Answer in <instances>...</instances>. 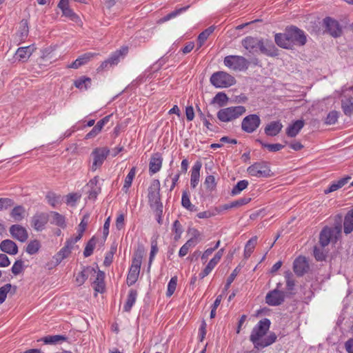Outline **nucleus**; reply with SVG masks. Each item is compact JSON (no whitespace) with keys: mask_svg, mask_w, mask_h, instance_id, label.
<instances>
[{"mask_svg":"<svg viewBox=\"0 0 353 353\" xmlns=\"http://www.w3.org/2000/svg\"><path fill=\"white\" fill-rule=\"evenodd\" d=\"M271 322L268 319H263L254 327L250 336V341L254 345V347L258 350L266 347L276 340V335L271 332L268 336L264 337L270 329Z\"/></svg>","mask_w":353,"mask_h":353,"instance_id":"1","label":"nucleus"},{"mask_svg":"<svg viewBox=\"0 0 353 353\" xmlns=\"http://www.w3.org/2000/svg\"><path fill=\"white\" fill-rule=\"evenodd\" d=\"M245 111V108L242 105L228 107L219 110L217 118L222 122H230L243 115Z\"/></svg>","mask_w":353,"mask_h":353,"instance_id":"2","label":"nucleus"},{"mask_svg":"<svg viewBox=\"0 0 353 353\" xmlns=\"http://www.w3.org/2000/svg\"><path fill=\"white\" fill-rule=\"evenodd\" d=\"M210 83L216 88H228L235 84L236 80L230 74L219 71L211 76Z\"/></svg>","mask_w":353,"mask_h":353,"instance_id":"3","label":"nucleus"},{"mask_svg":"<svg viewBox=\"0 0 353 353\" xmlns=\"http://www.w3.org/2000/svg\"><path fill=\"white\" fill-rule=\"evenodd\" d=\"M223 63L225 66L235 71L247 70L249 61L242 56L228 55L224 58Z\"/></svg>","mask_w":353,"mask_h":353,"instance_id":"4","label":"nucleus"},{"mask_svg":"<svg viewBox=\"0 0 353 353\" xmlns=\"http://www.w3.org/2000/svg\"><path fill=\"white\" fill-rule=\"evenodd\" d=\"M248 173L256 177H270L272 175L269 164L266 161L256 162L247 169Z\"/></svg>","mask_w":353,"mask_h":353,"instance_id":"5","label":"nucleus"},{"mask_svg":"<svg viewBox=\"0 0 353 353\" xmlns=\"http://www.w3.org/2000/svg\"><path fill=\"white\" fill-rule=\"evenodd\" d=\"M287 37L290 43V49L294 45L304 46L306 43L307 38L303 30L295 27L292 26L286 29Z\"/></svg>","mask_w":353,"mask_h":353,"instance_id":"6","label":"nucleus"},{"mask_svg":"<svg viewBox=\"0 0 353 353\" xmlns=\"http://www.w3.org/2000/svg\"><path fill=\"white\" fill-rule=\"evenodd\" d=\"M109 153L110 150L106 147L96 148L94 149L90 154L93 160L91 170L95 171L97 168H100L108 157Z\"/></svg>","mask_w":353,"mask_h":353,"instance_id":"7","label":"nucleus"},{"mask_svg":"<svg viewBox=\"0 0 353 353\" xmlns=\"http://www.w3.org/2000/svg\"><path fill=\"white\" fill-rule=\"evenodd\" d=\"M160 181L158 179L152 181L148 188V202L152 208L154 205L162 203L160 195Z\"/></svg>","mask_w":353,"mask_h":353,"instance_id":"8","label":"nucleus"},{"mask_svg":"<svg viewBox=\"0 0 353 353\" xmlns=\"http://www.w3.org/2000/svg\"><path fill=\"white\" fill-rule=\"evenodd\" d=\"M261 122V119L257 114H249L243 118L241 129L245 132L252 133L259 127Z\"/></svg>","mask_w":353,"mask_h":353,"instance_id":"9","label":"nucleus"},{"mask_svg":"<svg viewBox=\"0 0 353 353\" xmlns=\"http://www.w3.org/2000/svg\"><path fill=\"white\" fill-rule=\"evenodd\" d=\"M323 25L325 26V31L332 37L336 38L341 35L342 28L336 20L329 17H325L323 19Z\"/></svg>","mask_w":353,"mask_h":353,"instance_id":"10","label":"nucleus"},{"mask_svg":"<svg viewBox=\"0 0 353 353\" xmlns=\"http://www.w3.org/2000/svg\"><path fill=\"white\" fill-rule=\"evenodd\" d=\"M285 294L284 292L274 289L270 291L265 296V302L271 306L281 305L285 301Z\"/></svg>","mask_w":353,"mask_h":353,"instance_id":"11","label":"nucleus"},{"mask_svg":"<svg viewBox=\"0 0 353 353\" xmlns=\"http://www.w3.org/2000/svg\"><path fill=\"white\" fill-rule=\"evenodd\" d=\"M49 221V214L46 212L36 213L31 219V225L37 231H42Z\"/></svg>","mask_w":353,"mask_h":353,"instance_id":"12","label":"nucleus"},{"mask_svg":"<svg viewBox=\"0 0 353 353\" xmlns=\"http://www.w3.org/2000/svg\"><path fill=\"white\" fill-rule=\"evenodd\" d=\"M261 53L268 57H276L279 55L278 49L271 40L261 39L259 48Z\"/></svg>","mask_w":353,"mask_h":353,"instance_id":"13","label":"nucleus"},{"mask_svg":"<svg viewBox=\"0 0 353 353\" xmlns=\"http://www.w3.org/2000/svg\"><path fill=\"white\" fill-rule=\"evenodd\" d=\"M9 231L12 237L20 242H26L28 239L27 230L21 225L15 224L11 225Z\"/></svg>","mask_w":353,"mask_h":353,"instance_id":"14","label":"nucleus"},{"mask_svg":"<svg viewBox=\"0 0 353 353\" xmlns=\"http://www.w3.org/2000/svg\"><path fill=\"white\" fill-rule=\"evenodd\" d=\"M293 270L298 276L305 274L309 270V264L305 256L297 257L293 263Z\"/></svg>","mask_w":353,"mask_h":353,"instance_id":"15","label":"nucleus"},{"mask_svg":"<svg viewBox=\"0 0 353 353\" xmlns=\"http://www.w3.org/2000/svg\"><path fill=\"white\" fill-rule=\"evenodd\" d=\"M333 239H334V238L332 228L328 226H325L319 234V245L321 247H326Z\"/></svg>","mask_w":353,"mask_h":353,"instance_id":"16","label":"nucleus"},{"mask_svg":"<svg viewBox=\"0 0 353 353\" xmlns=\"http://www.w3.org/2000/svg\"><path fill=\"white\" fill-rule=\"evenodd\" d=\"M34 50L35 48L33 46L19 48L15 53V59L24 63L28 61Z\"/></svg>","mask_w":353,"mask_h":353,"instance_id":"17","label":"nucleus"},{"mask_svg":"<svg viewBox=\"0 0 353 353\" xmlns=\"http://www.w3.org/2000/svg\"><path fill=\"white\" fill-rule=\"evenodd\" d=\"M163 158L160 153H154L150 161L149 172L151 174L159 172L162 166Z\"/></svg>","mask_w":353,"mask_h":353,"instance_id":"18","label":"nucleus"},{"mask_svg":"<svg viewBox=\"0 0 353 353\" xmlns=\"http://www.w3.org/2000/svg\"><path fill=\"white\" fill-rule=\"evenodd\" d=\"M96 269L91 266L83 267V270L76 277V282L78 285H81L84 283L86 279L90 276H95Z\"/></svg>","mask_w":353,"mask_h":353,"instance_id":"19","label":"nucleus"},{"mask_svg":"<svg viewBox=\"0 0 353 353\" xmlns=\"http://www.w3.org/2000/svg\"><path fill=\"white\" fill-rule=\"evenodd\" d=\"M283 128L279 121H271L264 128V132L267 136L275 137L280 133Z\"/></svg>","mask_w":353,"mask_h":353,"instance_id":"20","label":"nucleus"},{"mask_svg":"<svg viewBox=\"0 0 353 353\" xmlns=\"http://www.w3.org/2000/svg\"><path fill=\"white\" fill-rule=\"evenodd\" d=\"M0 249L3 252L10 255L17 254L18 252V246L10 239H6L1 242Z\"/></svg>","mask_w":353,"mask_h":353,"instance_id":"21","label":"nucleus"},{"mask_svg":"<svg viewBox=\"0 0 353 353\" xmlns=\"http://www.w3.org/2000/svg\"><path fill=\"white\" fill-rule=\"evenodd\" d=\"M261 39L252 37H247L242 41L243 46L249 52H256L259 48Z\"/></svg>","mask_w":353,"mask_h":353,"instance_id":"22","label":"nucleus"},{"mask_svg":"<svg viewBox=\"0 0 353 353\" xmlns=\"http://www.w3.org/2000/svg\"><path fill=\"white\" fill-rule=\"evenodd\" d=\"M94 276H96L95 279L92 282L94 289L97 292L103 293L105 290V273L99 270L97 272L96 271Z\"/></svg>","mask_w":353,"mask_h":353,"instance_id":"23","label":"nucleus"},{"mask_svg":"<svg viewBox=\"0 0 353 353\" xmlns=\"http://www.w3.org/2000/svg\"><path fill=\"white\" fill-rule=\"evenodd\" d=\"M304 126L303 120H297L286 128V134L289 137H295Z\"/></svg>","mask_w":353,"mask_h":353,"instance_id":"24","label":"nucleus"},{"mask_svg":"<svg viewBox=\"0 0 353 353\" xmlns=\"http://www.w3.org/2000/svg\"><path fill=\"white\" fill-rule=\"evenodd\" d=\"M201 168V163L197 161L194 165L191 172L190 185L192 188H195L199 183L200 176V170Z\"/></svg>","mask_w":353,"mask_h":353,"instance_id":"25","label":"nucleus"},{"mask_svg":"<svg viewBox=\"0 0 353 353\" xmlns=\"http://www.w3.org/2000/svg\"><path fill=\"white\" fill-rule=\"evenodd\" d=\"M93 54L88 52L78 57L74 61L68 66L69 68L77 69L81 65L86 64L93 57Z\"/></svg>","mask_w":353,"mask_h":353,"instance_id":"26","label":"nucleus"},{"mask_svg":"<svg viewBox=\"0 0 353 353\" xmlns=\"http://www.w3.org/2000/svg\"><path fill=\"white\" fill-rule=\"evenodd\" d=\"M351 179L350 176H345L343 178H341L337 181L333 182L328 188L324 190V193L325 194H327L329 193H331L332 192H334L342 187H343L345 184H347L349 181V180Z\"/></svg>","mask_w":353,"mask_h":353,"instance_id":"27","label":"nucleus"},{"mask_svg":"<svg viewBox=\"0 0 353 353\" xmlns=\"http://www.w3.org/2000/svg\"><path fill=\"white\" fill-rule=\"evenodd\" d=\"M72 249L69 243H65V245L53 256L55 263H60L64 259L67 258L70 254Z\"/></svg>","mask_w":353,"mask_h":353,"instance_id":"28","label":"nucleus"},{"mask_svg":"<svg viewBox=\"0 0 353 353\" xmlns=\"http://www.w3.org/2000/svg\"><path fill=\"white\" fill-rule=\"evenodd\" d=\"M62 11L63 15L70 19L71 21L79 23L81 22L79 17L70 8L68 4L58 6Z\"/></svg>","mask_w":353,"mask_h":353,"instance_id":"29","label":"nucleus"},{"mask_svg":"<svg viewBox=\"0 0 353 353\" xmlns=\"http://www.w3.org/2000/svg\"><path fill=\"white\" fill-rule=\"evenodd\" d=\"M275 43L281 48L290 49V43L287 37V31L285 33H277L274 37Z\"/></svg>","mask_w":353,"mask_h":353,"instance_id":"30","label":"nucleus"},{"mask_svg":"<svg viewBox=\"0 0 353 353\" xmlns=\"http://www.w3.org/2000/svg\"><path fill=\"white\" fill-rule=\"evenodd\" d=\"M68 338L63 335H48L38 340L43 341L45 344H57L62 341H65Z\"/></svg>","mask_w":353,"mask_h":353,"instance_id":"31","label":"nucleus"},{"mask_svg":"<svg viewBox=\"0 0 353 353\" xmlns=\"http://www.w3.org/2000/svg\"><path fill=\"white\" fill-rule=\"evenodd\" d=\"M343 227L344 232L346 234H348L353 231V208L348 211L345 216Z\"/></svg>","mask_w":353,"mask_h":353,"instance_id":"32","label":"nucleus"},{"mask_svg":"<svg viewBox=\"0 0 353 353\" xmlns=\"http://www.w3.org/2000/svg\"><path fill=\"white\" fill-rule=\"evenodd\" d=\"M137 296V291L134 289H131L129 291L126 302L123 306V310L125 312H130L134 304Z\"/></svg>","mask_w":353,"mask_h":353,"instance_id":"33","label":"nucleus"},{"mask_svg":"<svg viewBox=\"0 0 353 353\" xmlns=\"http://www.w3.org/2000/svg\"><path fill=\"white\" fill-rule=\"evenodd\" d=\"M17 286L12 285L10 283H7L0 288V304L3 303L7 297V294L11 292L12 294L16 293Z\"/></svg>","mask_w":353,"mask_h":353,"instance_id":"34","label":"nucleus"},{"mask_svg":"<svg viewBox=\"0 0 353 353\" xmlns=\"http://www.w3.org/2000/svg\"><path fill=\"white\" fill-rule=\"evenodd\" d=\"M341 108L346 116L351 117L353 114V98L349 97L342 99Z\"/></svg>","mask_w":353,"mask_h":353,"instance_id":"35","label":"nucleus"},{"mask_svg":"<svg viewBox=\"0 0 353 353\" xmlns=\"http://www.w3.org/2000/svg\"><path fill=\"white\" fill-rule=\"evenodd\" d=\"M143 253V247L142 245H139L137 250L134 252L131 266L141 268Z\"/></svg>","mask_w":353,"mask_h":353,"instance_id":"36","label":"nucleus"},{"mask_svg":"<svg viewBox=\"0 0 353 353\" xmlns=\"http://www.w3.org/2000/svg\"><path fill=\"white\" fill-rule=\"evenodd\" d=\"M257 236H254L252 237L247 243L245 246L244 257L248 259L250 256L253 252L255 245H256Z\"/></svg>","mask_w":353,"mask_h":353,"instance_id":"37","label":"nucleus"},{"mask_svg":"<svg viewBox=\"0 0 353 353\" xmlns=\"http://www.w3.org/2000/svg\"><path fill=\"white\" fill-rule=\"evenodd\" d=\"M41 248V243L39 241L34 239L30 241L26 248V251L30 255L35 254L39 252Z\"/></svg>","mask_w":353,"mask_h":353,"instance_id":"38","label":"nucleus"},{"mask_svg":"<svg viewBox=\"0 0 353 353\" xmlns=\"http://www.w3.org/2000/svg\"><path fill=\"white\" fill-rule=\"evenodd\" d=\"M91 84V79L85 77H81L74 82L76 88L80 90H87Z\"/></svg>","mask_w":353,"mask_h":353,"instance_id":"39","label":"nucleus"},{"mask_svg":"<svg viewBox=\"0 0 353 353\" xmlns=\"http://www.w3.org/2000/svg\"><path fill=\"white\" fill-rule=\"evenodd\" d=\"M324 248L325 247H321V245H315L314 247V256L316 261H323L325 260L327 257V252Z\"/></svg>","mask_w":353,"mask_h":353,"instance_id":"40","label":"nucleus"},{"mask_svg":"<svg viewBox=\"0 0 353 353\" xmlns=\"http://www.w3.org/2000/svg\"><path fill=\"white\" fill-rule=\"evenodd\" d=\"M50 214L52 215V220L51 223L55 224L62 228L66 227L65 217L57 212H51Z\"/></svg>","mask_w":353,"mask_h":353,"instance_id":"41","label":"nucleus"},{"mask_svg":"<svg viewBox=\"0 0 353 353\" xmlns=\"http://www.w3.org/2000/svg\"><path fill=\"white\" fill-rule=\"evenodd\" d=\"M135 174H136V168L134 167H133L131 168V170H130L129 173L128 174V175L126 176V177L125 179L124 185L123 186V190L125 193H127L128 192V190L132 185L133 179L135 176Z\"/></svg>","mask_w":353,"mask_h":353,"instance_id":"42","label":"nucleus"},{"mask_svg":"<svg viewBox=\"0 0 353 353\" xmlns=\"http://www.w3.org/2000/svg\"><path fill=\"white\" fill-rule=\"evenodd\" d=\"M189 7H190L189 6H185V7H182V8H180L176 10H174L173 12H171L170 13L168 14L167 15H165L163 18L160 19L159 20V23H164V22H166V21L170 20L171 19H173V18L176 17V16H178L179 14H180L183 12L187 10Z\"/></svg>","mask_w":353,"mask_h":353,"instance_id":"43","label":"nucleus"},{"mask_svg":"<svg viewBox=\"0 0 353 353\" xmlns=\"http://www.w3.org/2000/svg\"><path fill=\"white\" fill-rule=\"evenodd\" d=\"M228 99L225 93L219 92L213 98L212 103H216L219 107H223L227 104Z\"/></svg>","mask_w":353,"mask_h":353,"instance_id":"44","label":"nucleus"},{"mask_svg":"<svg viewBox=\"0 0 353 353\" xmlns=\"http://www.w3.org/2000/svg\"><path fill=\"white\" fill-rule=\"evenodd\" d=\"M24 213V208L21 205H18L12 209L10 215L16 221H20L23 219Z\"/></svg>","mask_w":353,"mask_h":353,"instance_id":"45","label":"nucleus"},{"mask_svg":"<svg viewBox=\"0 0 353 353\" xmlns=\"http://www.w3.org/2000/svg\"><path fill=\"white\" fill-rule=\"evenodd\" d=\"M46 199L48 203L53 208H56L61 204V196L60 195H57L53 192H48L46 195Z\"/></svg>","mask_w":353,"mask_h":353,"instance_id":"46","label":"nucleus"},{"mask_svg":"<svg viewBox=\"0 0 353 353\" xmlns=\"http://www.w3.org/2000/svg\"><path fill=\"white\" fill-rule=\"evenodd\" d=\"M256 142H259L263 147L266 148L270 152H277L283 149L285 145L281 143H266L263 142L261 139H256Z\"/></svg>","mask_w":353,"mask_h":353,"instance_id":"47","label":"nucleus"},{"mask_svg":"<svg viewBox=\"0 0 353 353\" xmlns=\"http://www.w3.org/2000/svg\"><path fill=\"white\" fill-rule=\"evenodd\" d=\"M96 243L97 239L94 236H92L87 243L83 251V255L85 257H88L92 254Z\"/></svg>","mask_w":353,"mask_h":353,"instance_id":"48","label":"nucleus"},{"mask_svg":"<svg viewBox=\"0 0 353 353\" xmlns=\"http://www.w3.org/2000/svg\"><path fill=\"white\" fill-rule=\"evenodd\" d=\"M181 204L183 208H186L187 210L190 211H196V207L195 205H192L190 202L189 195L187 193V192H183L182 194V199H181Z\"/></svg>","mask_w":353,"mask_h":353,"instance_id":"49","label":"nucleus"},{"mask_svg":"<svg viewBox=\"0 0 353 353\" xmlns=\"http://www.w3.org/2000/svg\"><path fill=\"white\" fill-rule=\"evenodd\" d=\"M248 185V181L246 180H241L239 181L236 185L234 186V188L232 190V194L236 195L239 194L241 191L245 190Z\"/></svg>","mask_w":353,"mask_h":353,"instance_id":"50","label":"nucleus"},{"mask_svg":"<svg viewBox=\"0 0 353 353\" xmlns=\"http://www.w3.org/2000/svg\"><path fill=\"white\" fill-rule=\"evenodd\" d=\"M336 219H338V223H336L334 228H332L333 230V235L334 238V242L336 243L338 239V236H340L342 231V226L341 224V220H342V216L340 214H338L336 216Z\"/></svg>","mask_w":353,"mask_h":353,"instance_id":"51","label":"nucleus"},{"mask_svg":"<svg viewBox=\"0 0 353 353\" xmlns=\"http://www.w3.org/2000/svg\"><path fill=\"white\" fill-rule=\"evenodd\" d=\"M339 112L336 110L330 112L325 118V123L327 125H332L336 123L339 119Z\"/></svg>","mask_w":353,"mask_h":353,"instance_id":"52","label":"nucleus"},{"mask_svg":"<svg viewBox=\"0 0 353 353\" xmlns=\"http://www.w3.org/2000/svg\"><path fill=\"white\" fill-rule=\"evenodd\" d=\"M176 285H177V276H175L172 277L168 283V290H167V292H166L167 296H171L174 294V292L176 290Z\"/></svg>","mask_w":353,"mask_h":353,"instance_id":"53","label":"nucleus"},{"mask_svg":"<svg viewBox=\"0 0 353 353\" xmlns=\"http://www.w3.org/2000/svg\"><path fill=\"white\" fill-rule=\"evenodd\" d=\"M24 263L22 260H17L12 267L11 271L14 275H18L23 270Z\"/></svg>","mask_w":353,"mask_h":353,"instance_id":"54","label":"nucleus"},{"mask_svg":"<svg viewBox=\"0 0 353 353\" xmlns=\"http://www.w3.org/2000/svg\"><path fill=\"white\" fill-rule=\"evenodd\" d=\"M172 230L175 234L174 240L177 241L181 238V234L183 232V229L181 224L179 221L176 220L173 223Z\"/></svg>","mask_w":353,"mask_h":353,"instance_id":"55","label":"nucleus"},{"mask_svg":"<svg viewBox=\"0 0 353 353\" xmlns=\"http://www.w3.org/2000/svg\"><path fill=\"white\" fill-rule=\"evenodd\" d=\"M103 126L98 121L92 130L85 135V139H91L95 137L102 130Z\"/></svg>","mask_w":353,"mask_h":353,"instance_id":"56","label":"nucleus"},{"mask_svg":"<svg viewBox=\"0 0 353 353\" xmlns=\"http://www.w3.org/2000/svg\"><path fill=\"white\" fill-rule=\"evenodd\" d=\"M29 31L28 28V23L26 19L21 20L20 23V37L23 39L24 37H26L28 36Z\"/></svg>","mask_w":353,"mask_h":353,"instance_id":"57","label":"nucleus"},{"mask_svg":"<svg viewBox=\"0 0 353 353\" xmlns=\"http://www.w3.org/2000/svg\"><path fill=\"white\" fill-rule=\"evenodd\" d=\"M154 210L155 215L157 216V221L159 224L161 225L163 223L162 216H163V204H158L154 205L153 208Z\"/></svg>","mask_w":353,"mask_h":353,"instance_id":"58","label":"nucleus"},{"mask_svg":"<svg viewBox=\"0 0 353 353\" xmlns=\"http://www.w3.org/2000/svg\"><path fill=\"white\" fill-rule=\"evenodd\" d=\"M14 205V201L8 198H0V211L7 210Z\"/></svg>","mask_w":353,"mask_h":353,"instance_id":"59","label":"nucleus"},{"mask_svg":"<svg viewBox=\"0 0 353 353\" xmlns=\"http://www.w3.org/2000/svg\"><path fill=\"white\" fill-rule=\"evenodd\" d=\"M237 274H238V270H237V268H236L233 270V272L228 276L226 283H225L223 290V293L229 289L231 283L234 281V280L236 277Z\"/></svg>","mask_w":353,"mask_h":353,"instance_id":"60","label":"nucleus"},{"mask_svg":"<svg viewBox=\"0 0 353 353\" xmlns=\"http://www.w3.org/2000/svg\"><path fill=\"white\" fill-rule=\"evenodd\" d=\"M292 274L290 272H285V278L286 279V287L288 290L291 291L295 285L294 281L292 279Z\"/></svg>","mask_w":353,"mask_h":353,"instance_id":"61","label":"nucleus"},{"mask_svg":"<svg viewBox=\"0 0 353 353\" xmlns=\"http://www.w3.org/2000/svg\"><path fill=\"white\" fill-rule=\"evenodd\" d=\"M204 183L206 185V188L210 190H214L216 185L215 182V178L212 175L206 176Z\"/></svg>","mask_w":353,"mask_h":353,"instance_id":"62","label":"nucleus"},{"mask_svg":"<svg viewBox=\"0 0 353 353\" xmlns=\"http://www.w3.org/2000/svg\"><path fill=\"white\" fill-rule=\"evenodd\" d=\"M117 63L116 57H110L107 60L102 62V63L100 65V68L103 70V69H106L107 68H108L109 65L111 66V65H117Z\"/></svg>","mask_w":353,"mask_h":353,"instance_id":"63","label":"nucleus"},{"mask_svg":"<svg viewBox=\"0 0 353 353\" xmlns=\"http://www.w3.org/2000/svg\"><path fill=\"white\" fill-rule=\"evenodd\" d=\"M194 232V236L187 241V242L183 245V246H186V248L188 250H190V248L194 247L198 243L196 235H199V232L197 230H195Z\"/></svg>","mask_w":353,"mask_h":353,"instance_id":"64","label":"nucleus"}]
</instances>
